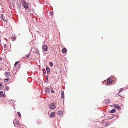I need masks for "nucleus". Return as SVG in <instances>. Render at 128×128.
<instances>
[{"instance_id":"ea45409f","label":"nucleus","mask_w":128,"mask_h":128,"mask_svg":"<svg viewBox=\"0 0 128 128\" xmlns=\"http://www.w3.org/2000/svg\"><path fill=\"white\" fill-rule=\"evenodd\" d=\"M4 39L5 40H7L6 39V38H4Z\"/></svg>"},{"instance_id":"79ce46f5","label":"nucleus","mask_w":128,"mask_h":128,"mask_svg":"<svg viewBox=\"0 0 128 128\" xmlns=\"http://www.w3.org/2000/svg\"><path fill=\"white\" fill-rule=\"evenodd\" d=\"M14 4V3H13V2H12V4Z\"/></svg>"},{"instance_id":"2eb2a0df","label":"nucleus","mask_w":128,"mask_h":128,"mask_svg":"<svg viewBox=\"0 0 128 128\" xmlns=\"http://www.w3.org/2000/svg\"><path fill=\"white\" fill-rule=\"evenodd\" d=\"M116 104H115L114 105H113V106H115V108H117V109H120V107L119 106H116Z\"/></svg>"},{"instance_id":"6e6552de","label":"nucleus","mask_w":128,"mask_h":128,"mask_svg":"<svg viewBox=\"0 0 128 128\" xmlns=\"http://www.w3.org/2000/svg\"><path fill=\"white\" fill-rule=\"evenodd\" d=\"M5 96V94H4L3 91H0V97H4Z\"/></svg>"},{"instance_id":"58836bf2","label":"nucleus","mask_w":128,"mask_h":128,"mask_svg":"<svg viewBox=\"0 0 128 128\" xmlns=\"http://www.w3.org/2000/svg\"><path fill=\"white\" fill-rule=\"evenodd\" d=\"M2 68L1 67H0V70H1L2 69Z\"/></svg>"},{"instance_id":"c9c22d12","label":"nucleus","mask_w":128,"mask_h":128,"mask_svg":"<svg viewBox=\"0 0 128 128\" xmlns=\"http://www.w3.org/2000/svg\"><path fill=\"white\" fill-rule=\"evenodd\" d=\"M41 121H38V124H39V123H41Z\"/></svg>"},{"instance_id":"6ab92c4d","label":"nucleus","mask_w":128,"mask_h":128,"mask_svg":"<svg viewBox=\"0 0 128 128\" xmlns=\"http://www.w3.org/2000/svg\"><path fill=\"white\" fill-rule=\"evenodd\" d=\"M58 113L59 115H61L62 114V112L61 111H58Z\"/></svg>"},{"instance_id":"4be33fe9","label":"nucleus","mask_w":128,"mask_h":128,"mask_svg":"<svg viewBox=\"0 0 128 128\" xmlns=\"http://www.w3.org/2000/svg\"><path fill=\"white\" fill-rule=\"evenodd\" d=\"M9 80V78H7L6 79L4 80V82H8V81Z\"/></svg>"},{"instance_id":"f03ea898","label":"nucleus","mask_w":128,"mask_h":128,"mask_svg":"<svg viewBox=\"0 0 128 128\" xmlns=\"http://www.w3.org/2000/svg\"><path fill=\"white\" fill-rule=\"evenodd\" d=\"M22 5L24 7L25 9H27L28 8V5L26 3V1L25 0H23L22 1Z\"/></svg>"},{"instance_id":"412c9836","label":"nucleus","mask_w":128,"mask_h":128,"mask_svg":"<svg viewBox=\"0 0 128 128\" xmlns=\"http://www.w3.org/2000/svg\"><path fill=\"white\" fill-rule=\"evenodd\" d=\"M123 90V88H121L120 90H119L118 93V94H120V92H122Z\"/></svg>"},{"instance_id":"ddd939ff","label":"nucleus","mask_w":128,"mask_h":128,"mask_svg":"<svg viewBox=\"0 0 128 128\" xmlns=\"http://www.w3.org/2000/svg\"><path fill=\"white\" fill-rule=\"evenodd\" d=\"M5 74H6V76H10V74L8 72H6V73H5Z\"/></svg>"},{"instance_id":"a878e982","label":"nucleus","mask_w":128,"mask_h":128,"mask_svg":"<svg viewBox=\"0 0 128 128\" xmlns=\"http://www.w3.org/2000/svg\"><path fill=\"white\" fill-rule=\"evenodd\" d=\"M18 62L17 61L15 62L14 64V66H16V65L18 64Z\"/></svg>"},{"instance_id":"f8f14e48","label":"nucleus","mask_w":128,"mask_h":128,"mask_svg":"<svg viewBox=\"0 0 128 128\" xmlns=\"http://www.w3.org/2000/svg\"><path fill=\"white\" fill-rule=\"evenodd\" d=\"M110 100L109 99H107L105 100V102L106 104L108 103L109 102H110Z\"/></svg>"},{"instance_id":"37998d69","label":"nucleus","mask_w":128,"mask_h":128,"mask_svg":"<svg viewBox=\"0 0 128 128\" xmlns=\"http://www.w3.org/2000/svg\"><path fill=\"white\" fill-rule=\"evenodd\" d=\"M14 4V3H13V2H12V4Z\"/></svg>"},{"instance_id":"bb28decb","label":"nucleus","mask_w":128,"mask_h":128,"mask_svg":"<svg viewBox=\"0 0 128 128\" xmlns=\"http://www.w3.org/2000/svg\"><path fill=\"white\" fill-rule=\"evenodd\" d=\"M18 114L19 117H21V114H20V112H18Z\"/></svg>"},{"instance_id":"423d86ee","label":"nucleus","mask_w":128,"mask_h":128,"mask_svg":"<svg viewBox=\"0 0 128 128\" xmlns=\"http://www.w3.org/2000/svg\"><path fill=\"white\" fill-rule=\"evenodd\" d=\"M14 126L16 127H17L18 126H19V122L18 121H16L15 123L14 122Z\"/></svg>"},{"instance_id":"c756f323","label":"nucleus","mask_w":128,"mask_h":128,"mask_svg":"<svg viewBox=\"0 0 128 128\" xmlns=\"http://www.w3.org/2000/svg\"><path fill=\"white\" fill-rule=\"evenodd\" d=\"M4 22H8V20H4Z\"/></svg>"},{"instance_id":"473e14b6","label":"nucleus","mask_w":128,"mask_h":128,"mask_svg":"<svg viewBox=\"0 0 128 128\" xmlns=\"http://www.w3.org/2000/svg\"><path fill=\"white\" fill-rule=\"evenodd\" d=\"M67 52V50L66 48H64V53H65L66 52Z\"/></svg>"},{"instance_id":"c85d7f7f","label":"nucleus","mask_w":128,"mask_h":128,"mask_svg":"<svg viewBox=\"0 0 128 128\" xmlns=\"http://www.w3.org/2000/svg\"><path fill=\"white\" fill-rule=\"evenodd\" d=\"M62 52L63 53H64V48H63L62 50Z\"/></svg>"},{"instance_id":"f257e3e1","label":"nucleus","mask_w":128,"mask_h":128,"mask_svg":"<svg viewBox=\"0 0 128 128\" xmlns=\"http://www.w3.org/2000/svg\"><path fill=\"white\" fill-rule=\"evenodd\" d=\"M48 106L50 109L54 110L56 107V104H54V103H50L48 105Z\"/></svg>"},{"instance_id":"f704fd0d","label":"nucleus","mask_w":128,"mask_h":128,"mask_svg":"<svg viewBox=\"0 0 128 128\" xmlns=\"http://www.w3.org/2000/svg\"><path fill=\"white\" fill-rule=\"evenodd\" d=\"M2 84L1 83H0V88L2 86Z\"/></svg>"},{"instance_id":"aec40b11","label":"nucleus","mask_w":128,"mask_h":128,"mask_svg":"<svg viewBox=\"0 0 128 128\" xmlns=\"http://www.w3.org/2000/svg\"><path fill=\"white\" fill-rule=\"evenodd\" d=\"M5 89L6 91H8L9 90V88L8 86H6Z\"/></svg>"},{"instance_id":"9b49d317","label":"nucleus","mask_w":128,"mask_h":128,"mask_svg":"<svg viewBox=\"0 0 128 128\" xmlns=\"http://www.w3.org/2000/svg\"><path fill=\"white\" fill-rule=\"evenodd\" d=\"M112 80L110 78H108L107 81V82L108 83H110L112 82Z\"/></svg>"},{"instance_id":"393cba45","label":"nucleus","mask_w":128,"mask_h":128,"mask_svg":"<svg viewBox=\"0 0 128 128\" xmlns=\"http://www.w3.org/2000/svg\"><path fill=\"white\" fill-rule=\"evenodd\" d=\"M30 53H29L28 54L26 55V56L27 57V58H29V57L30 56Z\"/></svg>"},{"instance_id":"1a4fd4ad","label":"nucleus","mask_w":128,"mask_h":128,"mask_svg":"<svg viewBox=\"0 0 128 128\" xmlns=\"http://www.w3.org/2000/svg\"><path fill=\"white\" fill-rule=\"evenodd\" d=\"M61 94L62 95V98H64V91L62 90H61Z\"/></svg>"},{"instance_id":"b1692460","label":"nucleus","mask_w":128,"mask_h":128,"mask_svg":"<svg viewBox=\"0 0 128 128\" xmlns=\"http://www.w3.org/2000/svg\"><path fill=\"white\" fill-rule=\"evenodd\" d=\"M50 14L51 16H52L53 15V12L52 11H50Z\"/></svg>"},{"instance_id":"39448f33","label":"nucleus","mask_w":128,"mask_h":128,"mask_svg":"<svg viewBox=\"0 0 128 128\" xmlns=\"http://www.w3.org/2000/svg\"><path fill=\"white\" fill-rule=\"evenodd\" d=\"M42 50L45 51H46L48 50V47L47 46L45 45L42 46Z\"/></svg>"},{"instance_id":"a19ab883","label":"nucleus","mask_w":128,"mask_h":128,"mask_svg":"<svg viewBox=\"0 0 128 128\" xmlns=\"http://www.w3.org/2000/svg\"><path fill=\"white\" fill-rule=\"evenodd\" d=\"M63 103L64 102V100H63Z\"/></svg>"},{"instance_id":"72a5a7b5","label":"nucleus","mask_w":128,"mask_h":128,"mask_svg":"<svg viewBox=\"0 0 128 128\" xmlns=\"http://www.w3.org/2000/svg\"><path fill=\"white\" fill-rule=\"evenodd\" d=\"M3 14H1V16H0V18H2V17H3Z\"/></svg>"},{"instance_id":"a211bd4d","label":"nucleus","mask_w":128,"mask_h":128,"mask_svg":"<svg viewBox=\"0 0 128 128\" xmlns=\"http://www.w3.org/2000/svg\"><path fill=\"white\" fill-rule=\"evenodd\" d=\"M42 70L43 71V74H46L45 69L44 68H42Z\"/></svg>"},{"instance_id":"cd10ccee","label":"nucleus","mask_w":128,"mask_h":128,"mask_svg":"<svg viewBox=\"0 0 128 128\" xmlns=\"http://www.w3.org/2000/svg\"><path fill=\"white\" fill-rule=\"evenodd\" d=\"M36 54H39V51L38 50H37L36 51Z\"/></svg>"},{"instance_id":"7ed1b4c3","label":"nucleus","mask_w":128,"mask_h":128,"mask_svg":"<svg viewBox=\"0 0 128 128\" xmlns=\"http://www.w3.org/2000/svg\"><path fill=\"white\" fill-rule=\"evenodd\" d=\"M20 3L19 2H16V5L17 8L18 9H20L21 8V3L20 2Z\"/></svg>"},{"instance_id":"dca6fc26","label":"nucleus","mask_w":128,"mask_h":128,"mask_svg":"<svg viewBox=\"0 0 128 128\" xmlns=\"http://www.w3.org/2000/svg\"><path fill=\"white\" fill-rule=\"evenodd\" d=\"M49 64L51 67H52L53 66V64L52 62H49Z\"/></svg>"},{"instance_id":"4468645a","label":"nucleus","mask_w":128,"mask_h":128,"mask_svg":"<svg viewBox=\"0 0 128 128\" xmlns=\"http://www.w3.org/2000/svg\"><path fill=\"white\" fill-rule=\"evenodd\" d=\"M50 117H53L55 116V114L54 112H52L50 113Z\"/></svg>"},{"instance_id":"0eeeda50","label":"nucleus","mask_w":128,"mask_h":128,"mask_svg":"<svg viewBox=\"0 0 128 128\" xmlns=\"http://www.w3.org/2000/svg\"><path fill=\"white\" fill-rule=\"evenodd\" d=\"M46 86L44 88L45 92H49L50 91V88L47 87L48 86Z\"/></svg>"},{"instance_id":"7c9ffc66","label":"nucleus","mask_w":128,"mask_h":128,"mask_svg":"<svg viewBox=\"0 0 128 128\" xmlns=\"http://www.w3.org/2000/svg\"><path fill=\"white\" fill-rule=\"evenodd\" d=\"M118 96H120L122 98H124V96H121L120 95V94H118Z\"/></svg>"},{"instance_id":"4c0bfd02","label":"nucleus","mask_w":128,"mask_h":128,"mask_svg":"<svg viewBox=\"0 0 128 128\" xmlns=\"http://www.w3.org/2000/svg\"><path fill=\"white\" fill-rule=\"evenodd\" d=\"M2 18V20H3V21H4V18H3V17H2V18Z\"/></svg>"},{"instance_id":"f3484780","label":"nucleus","mask_w":128,"mask_h":128,"mask_svg":"<svg viewBox=\"0 0 128 128\" xmlns=\"http://www.w3.org/2000/svg\"><path fill=\"white\" fill-rule=\"evenodd\" d=\"M116 111V110L114 109H113L111 111H110L109 112H111V113H114Z\"/></svg>"},{"instance_id":"9d476101","label":"nucleus","mask_w":128,"mask_h":128,"mask_svg":"<svg viewBox=\"0 0 128 128\" xmlns=\"http://www.w3.org/2000/svg\"><path fill=\"white\" fill-rule=\"evenodd\" d=\"M46 69L48 74H49L50 71V68L48 66L46 67Z\"/></svg>"},{"instance_id":"2f4dec72","label":"nucleus","mask_w":128,"mask_h":128,"mask_svg":"<svg viewBox=\"0 0 128 128\" xmlns=\"http://www.w3.org/2000/svg\"><path fill=\"white\" fill-rule=\"evenodd\" d=\"M51 88L52 89V90L51 91V92L52 93H54V90H53L52 88Z\"/></svg>"},{"instance_id":"20e7f679","label":"nucleus","mask_w":128,"mask_h":128,"mask_svg":"<svg viewBox=\"0 0 128 128\" xmlns=\"http://www.w3.org/2000/svg\"><path fill=\"white\" fill-rule=\"evenodd\" d=\"M11 38L12 40L13 41H14L16 39V36L14 34H12V35Z\"/></svg>"},{"instance_id":"e433bc0d","label":"nucleus","mask_w":128,"mask_h":128,"mask_svg":"<svg viewBox=\"0 0 128 128\" xmlns=\"http://www.w3.org/2000/svg\"><path fill=\"white\" fill-rule=\"evenodd\" d=\"M6 46H7L6 44H5L4 46V48L6 47Z\"/></svg>"},{"instance_id":"5701e85b","label":"nucleus","mask_w":128,"mask_h":128,"mask_svg":"<svg viewBox=\"0 0 128 128\" xmlns=\"http://www.w3.org/2000/svg\"><path fill=\"white\" fill-rule=\"evenodd\" d=\"M48 76H46V83H48Z\"/></svg>"}]
</instances>
